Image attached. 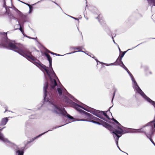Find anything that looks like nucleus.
I'll list each match as a JSON object with an SVG mask.
<instances>
[{
    "instance_id": "nucleus-1",
    "label": "nucleus",
    "mask_w": 155,
    "mask_h": 155,
    "mask_svg": "<svg viewBox=\"0 0 155 155\" xmlns=\"http://www.w3.org/2000/svg\"><path fill=\"white\" fill-rule=\"evenodd\" d=\"M8 32L0 33V47L8 48L18 53L28 60L37 61V60L36 58L26 48L22 45L16 43L15 41L8 39L7 36Z\"/></svg>"
},
{
    "instance_id": "nucleus-2",
    "label": "nucleus",
    "mask_w": 155,
    "mask_h": 155,
    "mask_svg": "<svg viewBox=\"0 0 155 155\" xmlns=\"http://www.w3.org/2000/svg\"><path fill=\"white\" fill-rule=\"evenodd\" d=\"M34 64L41 70L44 69L50 78L51 84L49 92L52 94V91L53 90H55L54 88L57 85V84L56 80L55 79H52L51 77V70H48V67L43 64L38 60H37V61H34Z\"/></svg>"
},
{
    "instance_id": "nucleus-3",
    "label": "nucleus",
    "mask_w": 155,
    "mask_h": 155,
    "mask_svg": "<svg viewBox=\"0 0 155 155\" xmlns=\"http://www.w3.org/2000/svg\"><path fill=\"white\" fill-rule=\"evenodd\" d=\"M86 113V115L87 119H83L82 120L86 121H89L93 123L98 124V125H102L104 127H105L108 129L111 130V126L110 124L107 123L100 119L98 118L95 117L90 114L89 113L85 112Z\"/></svg>"
},
{
    "instance_id": "nucleus-4",
    "label": "nucleus",
    "mask_w": 155,
    "mask_h": 155,
    "mask_svg": "<svg viewBox=\"0 0 155 155\" xmlns=\"http://www.w3.org/2000/svg\"><path fill=\"white\" fill-rule=\"evenodd\" d=\"M111 128V130L110 129L108 130L112 132L114 137H115V136L117 137L115 139V141L117 144H118L119 138L124 133V130L121 128H119L118 127L117 128V129H114L112 127Z\"/></svg>"
},
{
    "instance_id": "nucleus-5",
    "label": "nucleus",
    "mask_w": 155,
    "mask_h": 155,
    "mask_svg": "<svg viewBox=\"0 0 155 155\" xmlns=\"http://www.w3.org/2000/svg\"><path fill=\"white\" fill-rule=\"evenodd\" d=\"M153 121L148 123L147 125L144 126L143 128L138 129L137 130V131L138 132L140 133H144L145 134L146 131L150 130H152L153 128V124L152 123Z\"/></svg>"
},
{
    "instance_id": "nucleus-6",
    "label": "nucleus",
    "mask_w": 155,
    "mask_h": 155,
    "mask_svg": "<svg viewBox=\"0 0 155 155\" xmlns=\"http://www.w3.org/2000/svg\"><path fill=\"white\" fill-rule=\"evenodd\" d=\"M55 111L58 114H61L63 116H65L66 114H67V116L70 119H73V117L70 116L69 114L67 113V112L65 111V109L63 108V110L61 109L58 107H55Z\"/></svg>"
},
{
    "instance_id": "nucleus-7",
    "label": "nucleus",
    "mask_w": 155,
    "mask_h": 155,
    "mask_svg": "<svg viewBox=\"0 0 155 155\" xmlns=\"http://www.w3.org/2000/svg\"><path fill=\"white\" fill-rule=\"evenodd\" d=\"M71 105L75 109L77 110L78 111H79V112L81 114H86V113L85 112V111H84V110L81 109L80 107H81L83 108L84 110H86L87 111H90L87 108H84L83 107H81L80 106H79L78 104H77L76 103L72 102Z\"/></svg>"
},
{
    "instance_id": "nucleus-8",
    "label": "nucleus",
    "mask_w": 155,
    "mask_h": 155,
    "mask_svg": "<svg viewBox=\"0 0 155 155\" xmlns=\"http://www.w3.org/2000/svg\"><path fill=\"white\" fill-rule=\"evenodd\" d=\"M16 12L19 15V18L22 22H24L26 21L27 19V15L23 14L20 11L16 9Z\"/></svg>"
},
{
    "instance_id": "nucleus-9",
    "label": "nucleus",
    "mask_w": 155,
    "mask_h": 155,
    "mask_svg": "<svg viewBox=\"0 0 155 155\" xmlns=\"http://www.w3.org/2000/svg\"><path fill=\"white\" fill-rule=\"evenodd\" d=\"M72 48L76 51H74L73 52L69 53V54L73 53L78 51H81L84 49L82 46H77L76 47H73Z\"/></svg>"
},
{
    "instance_id": "nucleus-10",
    "label": "nucleus",
    "mask_w": 155,
    "mask_h": 155,
    "mask_svg": "<svg viewBox=\"0 0 155 155\" xmlns=\"http://www.w3.org/2000/svg\"><path fill=\"white\" fill-rule=\"evenodd\" d=\"M8 119L7 117L3 118L0 122V126H4L5 125L7 122Z\"/></svg>"
},
{
    "instance_id": "nucleus-11",
    "label": "nucleus",
    "mask_w": 155,
    "mask_h": 155,
    "mask_svg": "<svg viewBox=\"0 0 155 155\" xmlns=\"http://www.w3.org/2000/svg\"><path fill=\"white\" fill-rule=\"evenodd\" d=\"M113 120L117 124V125L116 126L114 124V127H113L111 126L113 128V129H117L118 127L119 128H121L120 127H122V126L114 118H113Z\"/></svg>"
},
{
    "instance_id": "nucleus-12",
    "label": "nucleus",
    "mask_w": 155,
    "mask_h": 155,
    "mask_svg": "<svg viewBox=\"0 0 155 155\" xmlns=\"http://www.w3.org/2000/svg\"><path fill=\"white\" fill-rule=\"evenodd\" d=\"M92 113L94 115H95L97 116L98 117H99L100 118H101L103 120L107 121V120H106L105 119L104 117H103L101 115V112L100 111L99 112H97L96 111H94L93 113Z\"/></svg>"
},
{
    "instance_id": "nucleus-13",
    "label": "nucleus",
    "mask_w": 155,
    "mask_h": 155,
    "mask_svg": "<svg viewBox=\"0 0 155 155\" xmlns=\"http://www.w3.org/2000/svg\"><path fill=\"white\" fill-rule=\"evenodd\" d=\"M134 82L135 84V85L137 86V87L138 88V90L137 91L138 92V93L140 94L141 95H142L143 97V96H144V95H145V94L140 89V88L139 87L136 81H134Z\"/></svg>"
},
{
    "instance_id": "nucleus-14",
    "label": "nucleus",
    "mask_w": 155,
    "mask_h": 155,
    "mask_svg": "<svg viewBox=\"0 0 155 155\" xmlns=\"http://www.w3.org/2000/svg\"><path fill=\"white\" fill-rule=\"evenodd\" d=\"M48 83L47 82H46L45 83L44 86V93L45 94V97H46V93L47 92V90L48 89Z\"/></svg>"
},
{
    "instance_id": "nucleus-15",
    "label": "nucleus",
    "mask_w": 155,
    "mask_h": 155,
    "mask_svg": "<svg viewBox=\"0 0 155 155\" xmlns=\"http://www.w3.org/2000/svg\"><path fill=\"white\" fill-rule=\"evenodd\" d=\"M56 91H57L59 97H61L62 95V89L60 88H58L57 90H55Z\"/></svg>"
},
{
    "instance_id": "nucleus-16",
    "label": "nucleus",
    "mask_w": 155,
    "mask_h": 155,
    "mask_svg": "<svg viewBox=\"0 0 155 155\" xmlns=\"http://www.w3.org/2000/svg\"><path fill=\"white\" fill-rule=\"evenodd\" d=\"M127 51H124V52H122V54L120 55L119 56V58H118L117 59V61H120L122 59V58L123 57V56H124V55L125 53Z\"/></svg>"
},
{
    "instance_id": "nucleus-17",
    "label": "nucleus",
    "mask_w": 155,
    "mask_h": 155,
    "mask_svg": "<svg viewBox=\"0 0 155 155\" xmlns=\"http://www.w3.org/2000/svg\"><path fill=\"white\" fill-rule=\"evenodd\" d=\"M49 67H51V69L52 70V71L53 72V73L52 74V76H53V77H57L56 75V74H55V73L54 72V71H53V69H52V67H51V66H52V61H49Z\"/></svg>"
},
{
    "instance_id": "nucleus-18",
    "label": "nucleus",
    "mask_w": 155,
    "mask_h": 155,
    "mask_svg": "<svg viewBox=\"0 0 155 155\" xmlns=\"http://www.w3.org/2000/svg\"><path fill=\"white\" fill-rule=\"evenodd\" d=\"M16 153L18 154V155H23L24 151L23 150H18L16 151Z\"/></svg>"
},
{
    "instance_id": "nucleus-19",
    "label": "nucleus",
    "mask_w": 155,
    "mask_h": 155,
    "mask_svg": "<svg viewBox=\"0 0 155 155\" xmlns=\"http://www.w3.org/2000/svg\"><path fill=\"white\" fill-rule=\"evenodd\" d=\"M45 54L46 56L49 61H52V58L49 54L47 53H45Z\"/></svg>"
},
{
    "instance_id": "nucleus-20",
    "label": "nucleus",
    "mask_w": 155,
    "mask_h": 155,
    "mask_svg": "<svg viewBox=\"0 0 155 155\" xmlns=\"http://www.w3.org/2000/svg\"><path fill=\"white\" fill-rule=\"evenodd\" d=\"M0 139L4 142H6L7 140V139L5 138L3 136V135L0 132Z\"/></svg>"
},
{
    "instance_id": "nucleus-21",
    "label": "nucleus",
    "mask_w": 155,
    "mask_h": 155,
    "mask_svg": "<svg viewBox=\"0 0 155 155\" xmlns=\"http://www.w3.org/2000/svg\"><path fill=\"white\" fill-rule=\"evenodd\" d=\"M99 19V21L100 22L101 24L103 23H104L105 21L103 18H101L100 16V15L98 16L97 17Z\"/></svg>"
},
{
    "instance_id": "nucleus-22",
    "label": "nucleus",
    "mask_w": 155,
    "mask_h": 155,
    "mask_svg": "<svg viewBox=\"0 0 155 155\" xmlns=\"http://www.w3.org/2000/svg\"><path fill=\"white\" fill-rule=\"evenodd\" d=\"M148 3L155 6V0H147Z\"/></svg>"
},
{
    "instance_id": "nucleus-23",
    "label": "nucleus",
    "mask_w": 155,
    "mask_h": 155,
    "mask_svg": "<svg viewBox=\"0 0 155 155\" xmlns=\"http://www.w3.org/2000/svg\"><path fill=\"white\" fill-rule=\"evenodd\" d=\"M101 114H103V115L107 119H109V117L107 115V114L104 111H100Z\"/></svg>"
},
{
    "instance_id": "nucleus-24",
    "label": "nucleus",
    "mask_w": 155,
    "mask_h": 155,
    "mask_svg": "<svg viewBox=\"0 0 155 155\" xmlns=\"http://www.w3.org/2000/svg\"><path fill=\"white\" fill-rule=\"evenodd\" d=\"M146 135V136H147V137L149 138V139L150 140V139H152V135H153V133H152L151 134H149V135H148L147 134L146 132L145 133V134Z\"/></svg>"
},
{
    "instance_id": "nucleus-25",
    "label": "nucleus",
    "mask_w": 155,
    "mask_h": 155,
    "mask_svg": "<svg viewBox=\"0 0 155 155\" xmlns=\"http://www.w3.org/2000/svg\"><path fill=\"white\" fill-rule=\"evenodd\" d=\"M120 61V63H118V65H120L123 68H124V67H125V66L123 64V62L122 61H121V60L120 61Z\"/></svg>"
},
{
    "instance_id": "nucleus-26",
    "label": "nucleus",
    "mask_w": 155,
    "mask_h": 155,
    "mask_svg": "<svg viewBox=\"0 0 155 155\" xmlns=\"http://www.w3.org/2000/svg\"><path fill=\"white\" fill-rule=\"evenodd\" d=\"M118 63H120V61H117V60L115 62V63L110 64V65H118Z\"/></svg>"
},
{
    "instance_id": "nucleus-27",
    "label": "nucleus",
    "mask_w": 155,
    "mask_h": 155,
    "mask_svg": "<svg viewBox=\"0 0 155 155\" xmlns=\"http://www.w3.org/2000/svg\"><path fill=\"white\" fill-rule=\"evenodd\" d=\"M64 99H66V102H68V100H69V98L66 96H65L64 97Z\"/></svg>"
},
{
    "instance_id": "nucleus-28",
    "label": "nucleus",
    "mask_w": 155,
    "mask_h": 155,
    "mask_svg": "<svg viewBox=\"0 0 155 155\" xmlns=\"http://www.w3.org/2000/svg\"><path fill=\"white\" fill-rule=\"evenodd\" d=\"M124 68L128 73H130V72L129 71V70L125 66V67H124Z\"/></svg>"
},
{
    "instance_id": "nucleus-29",
    "label": "nucleus",
    "mask_w": 155,
    "mask_h": 155,
    "mask_svg": "<svg viewBox=\"0 0 155 155\" xmlns=\"http://www.w3.org/2000/svg\"><path fill=\"white\" fill-rule=\"evenodd\" d=\"M38 136L37 137H35L34 139H32V141H29L28 143H29L31 142L32 141H34L35 139L37 138L38 137Z\"/></svg>"
},
{
    "instance_id": "nucleus-30",
    "label": "nucleus",
    "mask_w": 155,
    "mask_h": 155,
    "mask_svg": "<svg viewBox=\"0 0 155 155\" xmlns=\"http://www.w3.org/2000/svg\"><path fill=\"white\" fill-rule=\"evenodd\" d=\"M20 30L21 31V32L25 36V34L24 33V30Z\"/></svg>"
},
{
    "instance_id": "nucleus-31",
    "label": "nucleus",
    "mask_w": 155,
    "mask_h": 155,
    "mask_svg": "<svg viewBox=\"0 0 155 155\" xmlns=\"http://www.w3.org/2000/svg\"><path fill=\"white\" fill-rule=\"evenodd\" d=\"M48 52L49 53H51V54H54V53L52 52H51V51H48Z\"/></svg>"
},
{
    "instance_id": "nucleus-32",
    "label": "nucleus",
    "mask_w": 155,
    "mask_h": 155,
    "mask_svg": "<svg viewBox=\"0 0 155 155\" xmlns=\"http://www.w3.org/2000/svg\"><path fill=\"white\" fill-rule=\"evenodd\" d=\"M150 141H151V142L153 143V144H154V141H153V140L152 139H150Z\"/></svg>"
},
{
    "instance_id": "nucleus-33",
    "label": "nucleus",
    "mask_w": 155,
    "mask_h": 155,
    "mask_svg": "<svg viewBox=\"0 0 155 155\" xmlns=\"http://www.w3.org/2000/svg\"><path fill=\"white\" fill-rule=\"evenodd\" d=\"M5 111H4V113H5L6 111H8V110H7V107H5Z\"/></svg>"
},
{
    "instance_id": "nucleus-34",
    "label": "nucleus",
    "mask_w": 155,
    "mask_h": 155,
    "mask_svg": "<svg viewBox=\"0 0 155 155\" xmlns=\"http://www.w3.org/2000/svg\"><path fill=\"white\" fill-rule=\"evenodd\" d=\"M54 54L56 55H58V56H60V54H57L55 53H54Z\"/></svg>"
},
{
    "instance_id": "nucleus-35",
    "label": "nucleus",
    "mask_w": 155,
    "mask_h": 155,
    "mask_svg": "<svg viewBox=\"0 0 155 155\" xmlns=\"http://www.w3.org/2000/svg\"><path fill=\"white\" fill-rule=\"evenodd\" d=\"M6 5H5V1H4V6L5 7V6H6Z\"/></svg>"
},
{
    "instance_id": "nucleus-36",
    "label": "nucleus",
    "mask_w": 155,
    "mask_h": 155,
    "mask_svg": "<svg viewBox=\"0 0 155 155\" xmlns=\"http://www.w3.org/2000/svg\"><path fill=\"white\" fill-rule=\"evenodd\" d=\"M15 29H22V28L21 27H20V28H16Z\"/></svg>"
},
{
    "instance_id": "nucleus-37",
    "label": "nucleus",
    "mask_w": 155,
    "mask_h": 155,
    "mask_svg": "<svg viewBox=\"0 0 155 155\" xmlns=\"http://www.w3.org/2000/svg\"><path fill=\"white\" fill-rule=\"evenodd\" d=\"M28 5L29 6V7H30V8H31V5H29V4H28Z\"/></svg>"
},
{
    "instance_id": "nucleus-38",
    "label": "nucleus",
    "mask_w": 155,
    "mask_h": 155,
    "mask_svg": "<svg viewBox=\"0 0 155 155\" xmlns=\"http://www.w3.org/2000/svg\"><path fill=\"white\" fill-rule=\"evenodd\" d=\"M114 94H115V92H114V94L113 97H114Z\"/></svg>"
},
{
    "instance_id": "nucleus-39",
    "label": "nucleus",
    "mask_w": 155,
    "mask_h": 155,
    "mask_svg": "<svg viewBox=\"0 0 155 155\" xmlns=\"http://www.w3.org/2000/svg\"><path fill=\"white\" fill-rule=\"evenodd\" d=\"M153 144L155 146V143H154V144Z\"/></svg>"
},
{
    "instance_id": "nucleus-40",
    "label": "nucleus",
    "mask_w": 155,
    "mask_h": 155,
    "mask_svg": "<svg viewBox=\"0 0 155 155\" xmlns=\"http://www.w3.org/2000/svg\"><path fill=\"white\" fill-rule=\"evenodd\" d=\"M106 65H108L107 64H105Z\"/></svg>"
},
{
    "instance_id": "nucleus-41",
    "label": "nucleus",
    "mask_w": 155,
    "mask_h": 155,
    "mask_svg": "<svg viewBox=\"0 0 155 155\" xmlns=\"http://www.w3.org/2000/svg\"><path fill=\"white\" fill-rule=\"evenodd\" d=\"M75 18V19H77V18Z\"/></svg>"
},
{
    "instance_id": "nucleus-42",
    "label": "nucleus",
    "mask_w": 155,
    "mask_h": 155,
    "mask_svg": "<svg viewBox=\"0 0 155 155\" xmlns=\"http://www.w3.org/2000/svg\"><path fill=\"white\" fill-rule=\"evenodd\" d=\"M119 49L120 51V48H119Z\"/></svg>"
}]
</instances>
